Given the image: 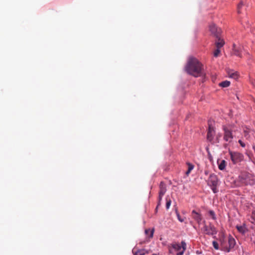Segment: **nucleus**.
I'll return each mask as SVG.
<instances>
[{
    "mask_svg": "<svg viewBox=\"0 0 255 255\" xmlns=\"http://www.w3.org/2000/svg\"><path fill=\"white\" fill-rule=\"evenodd\" d=\"M187 165H188V170L186 172V175L188 176L190 173L191 171L193 169L194 166L190 163H188Z\"/></svg>",
    "mask_w": 255,
    "mask_h": 255,
    "instance_id": "17",
    "label": "nucleus"
},
{
    "mask_svg": "<svg viewBox=\"0 0 255 255\" xmlns=\"http://www.w3.org/2000/svg\"><path fill=\"white\" fill-rule=\"evenodd\" d=\"M178 216V220L181 222H182L183 221V220L182 219H181V217H180L179 215H177Z\"/></svg>",
    "mask_w": 255,
    "mask_h": 255,
    "instance_id": "30",
    "label": "nucleus"
},
{
    "mask_svg": "<svg viewBox=\"0 0 255 255\" xmlns=\"http://www.w3.org/2000/svg\"><path fill=\"white\" fill-rule=\"evenodd\" d=\"M186 71L195 77L205 76L203 64L197 59L190 58L185 67Z\"/></svg>",
    "mask_w": 255,
    "mask_h": 255,
    "instance_id": "1",
    "label": "nucleus"
},
{
    "mask_svg": "<svg viewBox=\"0 0 255 255\" xmlns=\"http://www.w3.org/2000/svg\"><path fill=\"white\" fill-rule=\"evenodd\" d=\"M244 132H245V134H244L245 136L246 137V138H248L249 137L248 132L246 130H245Z\"/></svg>",
    "mask_w": 255,
    "mask_h": 255,
    "instance_id": "29",
    "label": "nucleus"
},
{
    "mask_svg": "<svg viewBox=\"0 0 255 255\" xmlns=\"http://www.w3.org/2000/svg\"><path fill=\"white\" fill-rule=\"evenodd\" d=\"M166 192V185L163 182H161L159 184V191L158 196V206L160 204V202L162 200V197L164 196Z\"/></svg>",
    "mask_w": 255,
    "mask_h": 255,
    "instance_id": "6",
    "label": "nucleus"
},
{
    "mask_svg": "<svg viewBox=\"0 0 255 255\" xmlns=\"http://www.w3.org/2000/svg\"><path fill=\"white\" fill-rule=\"evenodd\" d=\"M220 48H217V49L214 52V56L215 57H218L220 53Z\"/></svg>",
    "mask_w": 255,
    "mask_h": 255,
    "instance_id": "24",
    "label": "nucleus"
},
{
    "mask_svg": "<svg viewBox=\"0 0 255 255\" xmlns=\"http://www.w3.org/2000/svg\"><path fill=\"white\" fill-rule=\"evenodd\" d=\"M212 244H213V246L214 248L216 250H217L219 249V247L218 243L216 241H213Z\"/></svg>",
    "mask_w": 255,
    "mask_h": 255,
    "instance_id": "23",
    "label": "nucleus"
},
{
    "mask_svg": "<svg viewBox=\"0 0 255 255\" xmlns=\"http://www.w3.org/2000/svg\"><path fill=\"white\" fill-rule=\"evenodd\" d=\"M207 184L209 186H217L218 184L217 176L214 174H211L208 179Z\"/></svg>",
    "mask_w": 255,
    "mask_h": 255,
    "instance_id": "8",
    "label": "nucleus"
},
{
    "mask_svg": "<svg viewBox=\"0 0 255 255\" xmlns=\"http://www.w3.org/2000/svg\"><path fill=\"white\" fill-rule=\"evenodd\" d=\"M172 247L176 251H180L181 249H182V251L180 252L177 254L176 255H183L184 251L186 250V244L184 241L181 242V246H180L179 244L174 243L171 245Z\"/></svg>",
    "mask_w": 255,
    "mask_h": 255,
    "instance_id": "5",
    "label": "nucleus"
},
{
    "mask_svg": "<svg viewBox=\"0 0 255 255\" xmlns=\"http://www.w3.org/2000/svg\"><path fill=\"white\" fill-rule=\"evenodd\" d=\"M217 186H210V187H211V189L212 190L213 192L214 193H216L218 191L217 188Z\"/></svg>",
    "mask_w": 255,
    "mask_h": 255,
    "instance_id": "26",
    "label": "nucleus"
},
{
    "mask_svg": "<svg viewBox=\"0 0 255 255\" xmlns=\"http://www.w3.org/2000/svg\"><path fill=\"white\" fill-rule=\"evenodd\" d=\"M132 253L134 255H144L148 252L144 250H137L136 249L134 248L132 250Z\"/></svg>",
    "mask_w": 255,
    "mask_h": 255,
    "instance_id": "13",
    "label": "nucleus"
},
{
    "mask_svg": "<svg viewBox=\"0 0 255 255\" xmlns=\"http://www.w3.org/2000/svg\"><path fill=\"white\" fill-rule=\"evenodd\" d=\"M243 5H244V4H243V2L242 1H241L240 2V3L238 5L237 8H238V13H242V8L243 6Z\"/></svg>",
    "mask_w": 255,
    "mask_h": 255,
    "instance_id": "19",
    "label": "nucleus"
},
{
    "mask_svg": "<svg viewBox=\"0 0 255 255\" xmlns=\"http://www.w3.org/2000/svg\"><path fill=\"white\" fill-rule=\"evenodd\" d=\"M217 38L218 40L215 42L216 46L218 48H220L224 45V41L222 39L219 38V37Z\"/></svg>",
    "mask_w": 255,
    "mask_h": 255,
    "instance_id": "15",
    "label": "nucleus"
},
{
    "mask_svg": "<svg viewBox=\"0 0 255 255\" xmlns=\"http://www.w3.org/2000/svg\"><path fill=\"white\" fill-rule=\"evenodd\" d=\"M153 233H154V229L150 230L149 229H146L145 230V233L147 235H149V238H151L153 237Z\"/></svg>",
    "mask_w": 255,
    "mask_h": 255,
    "instance_id": "18",
    "label": "nucleus"
},
{
    "mask_svg": "<svg viewBox=\"0 0 255 255\" xmlns=\"http://www.w3.org/2000/svg\"><path fill=\"white\" fill-rule=\"evenodd\" d=\"M215 134V130L213 127H211L210 125L209 126L208 131L207 135V139L209 141H212L214 138V136Z\"/></svg>",
    "mask_w": 255,
    "mask_h": 255,
    "instance_id": "10",
    "label": "nucleus"
},
{
    "mask_svg": "<svg viewBox=\"0 0 255 255\" xmlns=\"http://www.w3.org/2000/svg\"><path fill=\"white\" fill-rule=\"evenodd\" d=\"M230 82L227 81V80L223 81V82H221L220 83H219V85L220 86L223 87V88L228 87L230 86Z\"/></svg>",
    "mask_w": 255,
    "mask_h": 255,
    "instance_id": "16",
    "label": "nucleus"
},
{
    "mask_svg": "<svg viewBox=\"0 0 255 255\" xmlns=\"http://www.w3.org/2000/svg\"><path fill=\"white\" fill-rule=\"evenodd\" d=\"M233 53L234 54H235L238 56H239V57L241 56V53H240L239 50L235 48L234 45V48L233 49Z\"/></svg>",
    "mask_w": 255,
    "mask_h": 255,
    "instance_id": "20",
    "label": "nucleus"
},
{
    "mask_svg": "<svg viewBox=\"0 0 255 255\" xmlns=\"http://www.w3.org/2000/svg\"><path fill=\"white\" fill-rule=\"evenodd\" d=\"M191 216L192 218L198 223L200 224L202 220L201 215L196 212L195 210H193L191 213Z\"/></svg>",
    "mask_w": 255,
    "mask_h": 255,
    "instance_id": "11",
    "label": "nucleus"
},
{
    "mask_svg": "<svg viewBox=\"0 0 255 255\" xmlns=\"http://www.w3.org/2000/svg\"><path fill=\"white\" fill-rule=\"evenodd\" d=\"M210 30L211 32V33L216 37V38L219 37L221 32V29L220 28H218L216 26V25L211 24L210 26Z\"/></svg>",
    "mask_w": 255,
    "mask_h": 255,
    "instance_id": "9",
    "label": "nucleus"
},
{
    "mask_svg": "<svg viewBox=\"0 0 255 255\" xmlns=\"http://www.w3.org/2000/svg\"><path fill=\"white\" fill-rule=\"evenodd\" d=\"M209 215L212 217V218L213 220L216 219L215 214L213 211H212V210L210 211L209 212Z\"/></svg>",
    "mask_w": 255,
    "mask_h": 255,
    "instance_id": "25",
    "label": "nucleus"
},
{
    "mask_svg": "<svg viewBox=\"0 0 255 255\" xmlns=\"http://www.w3.org/2000/svg\"><path fill=\"white\" fill-rule=\"evenodd\" d=\"M230 157L232 161L234 164H236L241 162L244 160V155L238 152L229 151Z\"/></svg>",
    "mask_w": 255,
    "mask_h": 255,
    "instance_id": "2",
    "label": "nucleus"
},
{
    "mask_svg": "<svg viewBox=\"0 0 255 255\" xmlns=\"http://www.w3.org/2000/svg\"><path fill=\"white\" fill-rule=\"evenodd\" d=\"M152 255H156V254H153Z\"/></svg>",
    "mask_w": 255,
    "mask_h": 255,
    "instance_id": "32",
    "label": "nucleus"
},
{
    "mask_svg": "<svg viewBox=\"0 0 255 255\" xmlns=\"http://www.w3.org/2000/svg\"><path fill=\"white\" fill-rule=\"evenodd\" d=\"M203 232L208 235H214L216 234L217 231L213 226L205 225L203 227Z\"/></svg>",
    "mask_w": 255,
    "mask_h": 255,
    "instance_id": "7",
    "label": "nucleus"
},
{
    "mask_svg": "<svg viewBox=\"0 0 255 255\" xmlns=\"http://www.w3.org/2000/svg\"><path fill=\"white\" fill-rule=\"evenodd\" d=\"M237 229H238L239 232H240V233H244L245 232V228L244 227H243V226H237Z\"/></svg>",
    "mask_w": 255,
    "mask_h": 255,
    "instance_id": "21",
    "label": "nucleus"
},
{
    "mask_svg": "<svg viewBox=\"0 0 255 255\" xmlns=\"http://www.w3.org/2000/svg\"><path fill=\"white\" fill-rule=\"evenodd\" d=\"M219 169L221 170L225 169L226 166V161L225 160H222L220 161H218Z\"/></svg>",
    "mask_w": 255,
    "mask_h": 255,
    "instance_id": "14",
    "label": "nucleus"
},
{
    "mask_svg": "<svg viewBox=\"0 0 255 255\" xmlns=\"http://www.w3.org/2000/svg\"><path fill=\"white\" fill-rule=\"evenodd\" d=\"M227 74L229 78L236 80L239 77V74L237 72L229 70L227 71Z\"/></svg>",
    "mask_w": 255,
    "mask_h": 255,
    "instance_id": "12",
    "label": "nucleus"
},
{
    "mask_svg": "<svg viewBox=\"0 0 255 255\" xmlns=\"http://www.w3.org/2000/svg\"><path fill=\"white\" fill-rule=\"evenodd\" d=\"M228 244L229 247H225L224 246L223 242L221 240V250L226 252H229L231 249L233 248L235 245L236 242L235 239L232 237L229 238L228 239Z\"/></svg>",
    "mask_w": 255,
    "mask_h": 255,
    "instance_id": "4",
    "label": "nucleus"
},
{
    "mask_svg": "<svg viewBox=\"0 0 255 255\" xmlns=\"http://www.w3.org/2000/svg\"><path fill=\"white\" fill-rule=\"evenodd\" d=\"M239 142L242 147H245V145H246L245 143L244 142H243L241 140H239Z\"/></svg>",
    "mask_w": 255,
    "mask_h": 255,
    "instance_id": "27",
    "label": "nucleus"
},
{
    "mask_svg": "<svg viewBox=\"0 0 255 255\" xmlns=\"http://www.w3.org/2000/svg\"><path fill=\"white\" fill-rule=\"evenodd\" d=\"M223 130L224 131V139L227 142H231L233 138L231 129L229 127L224 126Z\"/></svg>",
    "mask_w": 255,
    "mask_h": 255,
    "instance_id": "3",
    "label": "nucleus"
},
{
    "mask_svg": "<svg viewBox=\"0 0 255 255\" xmlns=\"http://www.w3.org/2000/svg\"><path fill=\"white\" fill-rule=\"evenodd\" d=\"M169 252H170V253H171V250H170V249H169Z\"/></svg>",
    "mask_w": 255,
    "mask_h": 255,
    "instance_id": "31",
    "label": "nucleus"
},
{
    "mask_svg": "<svg viewBox=\"0 0 255 255\" xmlns=\"http://www.w3.org/2000/svg\"><path fill=\"white\" fill-rule=\"evenodd\" d=\"M221 134H218L217 135V137H216V139H217V142H219V138H220L221 137Z\"/></svg>",
    "mask_w": 255,
    "mask_h": 255,
    "instance_id": "28",
    "label": "nucleus"
},
{
    "mask_svg": "<svg viewBox=\"0 0 255 255\" xmlns=\"http://www.w3.org/2000/svg\"><path fill=\"white\" fill-rule=\"evenodd\" d=\"M166 199V208L167 210H168L171 205V201L170 199L168 200L167 198Z\"/></svg>",
    "mask_w": 255,
    "mask_h": 255,
    "instance_id": "22",
    "label": "nucleus"
}]
</instances>
